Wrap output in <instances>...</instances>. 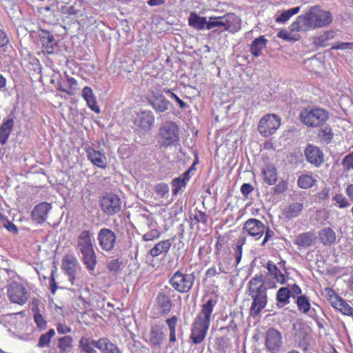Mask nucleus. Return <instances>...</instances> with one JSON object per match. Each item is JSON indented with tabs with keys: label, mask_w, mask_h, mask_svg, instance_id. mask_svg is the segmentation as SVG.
I'll list each match as a JSON object with an SVG mask.
<instances>
[{
	"label": "nucleus",
	"mask_w": 353,
	"mask_h": 353,
	"mask_svg": "<svg viewBox=\"0 0 353 353\" xmlns=\"http://www.w3.org/2000/svg\"><path fill=\"white\" fill-rule=\"evenodd\" d=\"M296 303L301 313L307 314L310 318L317 320L316 310L314 308H311L309 299L305 295L298 296Z\"/></svg>",
	"instance_id": "412c9836"
},
{
	"label": "nucleus",
	"mask_w": 353,
	"mask_h": 353,
	"mask_svg": "<svg viewBox=\"0 0 353 353\" xmlns=\"http://www.w3.org/2000/svg\"><path fill=\"white\" fill-rule=\"evenodd\" d=\"M221 20L223 30L236 32L239 29L240 19L236 14L228 13L221 17Z\"/></svg>",
	"instance_id": "4be33fe9"
},
{
	"label": "nucleus",
	"mask_w": 353,
	"mask_h": 353,
	"mask_svg": "<svg viewBox=\"0 0 353 353\" xmlns=\"http://www.w3.org/2000/svg\"><path fill=\"white\" fill-rule=\"evenodd\" d=\"M299 7H294L288 10H285L275 19V21L277 23H283L286 22L288 20H289L291 17L297 14L299 12Z\"/></svg>",
	"instance_id": "79ce46f5"
},
{
	"label": "nucleus",
	"mask_w": 353,
	"mask_h": 353,
	"mask_svg": "<svg viewBox=\"0 0 353 353\" xmlns=\"http://www.w3.org/2000/svg\"><path fill=\"white\" fill-rule=\"evenodd\" d=\"M78 261L73 255H66L62 262V268L68 275V279L74 285Z\"/></svg>",
	"instance_id": "a211bd4d"
},
{
	"label": "nucleus",
	"mask_w": 353,
	"mask_h": 353,
	"mask_svg": "<svg viewBox=\"0 0 353 353\" xmlns=\"http://www.w3.org/2000/svg\"><path fill=\"white\" fill-rule=\"evenodd\" d=\"M171 185L172 187V192L174 195H176L179 191L182 190V189L185 188L187 185V184L179 177L173 179Z\"/></svg>",
	"instance_id": "de8ad7c7"
},
{
	"label": "nucleus",
	"mask_w": 353,
	"mask_h": 353,
	"mask_svg": "<svg viewBox=\"0 0 353 353\" xmlns=\"http://www.w3.org/2000/svg\"><path fill=\"white\" fill-rule=\"evenodd\" d=\"M265 181L270 185L274 184L277 180V172L272 163H267L263 169Z\"/></svg>",
	"instance_id": "c85d7f7f"
},
{
	"label": "nucleus",
	"mask_w": 353,
	"mask_h": 353,
	"mask_svg": "<svg viewBox=\"0 0 353 353\" xmlns=\"http://www.w3.org/2000/svg\"><path fill=\"white\" fill-rule=\"evenodd\" d=\"M147 99L156 112L163 113L168 110L169 101L157 88L150 90Z\"/></svg>",
	"instance_id": "4468645a"
},
{
	"label": "nucleus",
	"mask_w": 353,
	"mask_h": 353,
	"mask_svg": "<svg viewBox=\"0 0 353 353\" xmlns=\"http://www.w3.org/2000/svg\"><path fill=\"white\" fill-rule=\"evenodd\" d=\"M88 159L96 166L105 168L107 165V159L105 154L100 151L92 148L86 150Z\"/></svg>",
	"instance_id": "b1692460"
},
{
	"label": "nucleus",
	"mask_w": 353,
	"mask_h": 353,
	"mask_svg": "<svg viewBox=\"0 0 353 353\" xmlns=\"http://www.w3.org/2000/svg\"><path fill=\"white\" fill-rule=\"evenodd\" d=\"M288 189V183L284 180H281L274 188V194H279L285 192Z\"/></svg>",
	"instance_id": "6e6d98bb"
},
{
	"label": "nucleus",
	"mask_w": 353,
	"mask_h": 353,
	"mask_svg": "<svg viewBox=\"0 0 353 353\" xmlns=\"http://www.w3.org/2000/svg\"><path fill=\"white\" fill-rule=\"evenodd\" d=\"M245 238H242L240 239H238L235 248H234V257H235V261L236 263V265H238L242 257V252H243V245L245 243Z\"/></svg>",
	"instance_id": "c03bdc74"
},
{
	"label": "nucleus",
	"mask_w": 353,
	"mask_h": 353,
	"mask_svg": "<svg viewBox=\"0 0 353 353\" xmlns=\"http://www.w3.org/2000/svg\"><path fill=\"white\" fill-rule=\"evenodd\" d=\"M164 333L157 325L152 326L148 336V343L154 347H159L163 343Z\"/></svg>",
	"instance_id": "393cba45"
},
{
	"label": "nucleus",
	"mask_w": 353,
	"mask_h": 353,
	"mask_svg": "<svg viewBox=\"0 0 353 353\" xmlns=\"http://www.w3.org/2000/svg\"><path fill=\"white\" fill-rule=\"evenodd\" d=\"M353 43H347V42H340L332 46V49L336 50H347L352 49Z\"/></svg>",
	"instance_id": "052dcab7"
},
{
	"label": "nucleus",
	"mask_w": 353,
	"mask_h": 353,
	"mask_svg": "<svg viewBox=\"0 0 353 353\" xmlns=\"http://www.w3.org/2000/svg\"><path fill=\"white\" fill-rule=\"evenodd\" d=\"M76 248L85 268L90 272L94 271L97 261L94 239L90 230H83L79 234Z\"/></svg>",
	"instance_id": "7ed1b4c3"
},
{
	"label": "nucleus",
	"mask_w": 353,
	"mask_h": 353,
	"mask_svg": "<svg viewBox=\"0 0 353 353\" xmlns=\"http://www.w3.org/2000/svg\"><path fill=\"white\" fill-rule=\"evenodd\" d=\"M332 200L335 201V205L340 208H345L350 205L347 199L342 194H336Z\"/></svg>",
	"instance_id": "09e8293b"
},
{
	"label": "nucleus",
	"mask_w": 353,
	"mask_h": 353,
	"mask_svg": "<svg viewBox=\"0 0 353 353\" xmlns=\"http://www.w3.org/2000/svg\"><path fill=\"white\" fill-rule=\"evenodd\" d=\"M320 135L322 137L324 141L330 142L333 137V133L332 129L329 127H325L321 129Z\"/></svg>",
	"instance_id": "4d7b16f0"
},
{
	"label": "nucleus",
	"mask_w": 353,
	"mask_h": 353,
	"mask_svg": "<svg viewBox=\"0 0 353 353\" xmlns=\"http://www.w3.org/2000/svg\"><path fill=\"white\" fill-rule=\"evenodd\" d=\"M52 206L47 202H42L34 206L32 211V219L37 223H43L47 220L48 212Z\"/></svg>",
	"instance_id": "f3484780"
},
{
	"label": "nucleus",
	"mask_w": 353,
	"mask_h": 353,
	"mask_svg": "<svg viewBox=\"0 0 353 353\" xmlns=\"http://www.w3.org/2000/svg\"><path fill=\"white\" fill-rule=\"evenodd\" d=\"M307 22L305 14L299 16L296 20L290 26V29L292 32H305L309 30V26Z\"/></svg>",
	"instance_id": "72a5a7b5"
},
{
	"label": "nucleus",
	"mask_w": 353,
	"mask_h": 353,
	"mask_svg": "<svg viewBox=\"0 0 353 353\" xmlns=\"http://www.w3.org/2000/svg\"><path fill=\"white\" fill-rule=\"evenodd\" d=\"M301 122L308 127L322 125L329 118L328 112L321 108H305L300 113Z\"/></svg>",
	"instance_id": "39448f33"
},
{
	"label": "nucleus",
	"mask_w": 353,
	"mask_h": 353,
	"mask_svg": "<svg viewBox=\"0 0 353 353\" xmlns=\"http://www.w3.org/2000/svg\"><path fill=\"white\" fill-rule=\"evenodd\" d=\"M222 20L221 17H210L209 21L207 23L206 29L210 30L216 27H220L222 28Z\"/></svg>",
	"instance_id": "3c124183"
},
{
	"label": "nucleus",
	"mask_w": 353,
	"mask_h": 353,
	"mask_svg": "<svg viewBox=\"0 0 353 353\" xmlns=\"http://www.w3.org/2000/svg\"><path fill=\"white\" fill-rule=\"evenodd\" d=\"M8 296L10 301L20 305H24L30 297V292L21 283L13 281L8 287Z\"/></svg>",
	"instance_id": "1a4fd4ad"
},
{
	"label": "nucleus",
	"mask_w": 353,
	"mask_h": 353,
	"mask_svg": "<svg viewBox=\"0 0 353 353\" xmlns=\"http://www.w3.org/2000/svg\"><path fill=\"white\" fill-rule=\"evenodd\" d=\"M82 96L83 99L87 101L88 107L95 112L99 113V108L97 105L95 98L94 97L92 89L90 87L85 86L83 89Z\"/></svg>",
	"instance_id": "c756f323"
},
{
	"label": "nucleus",
	"mask_w": 353,
	"mask_h": 353,
	"mask_svg": "<svg viewBox=\"0 0 353 353\" xmlns=\"http://www.w3.org/2000/svg\"><path fill=\"white\" fill-rule=\"evenodd\" d=\"M160 232L157 230H152L146 232L143 236V239L145 241H150L159 238Z\"/></svg>",
	"instance_id": "864d4df0"
},
{
	"label": "nucleus",
	"mask_w": 353,
	"mask_h": 353,
	"mask_svg": "<svg viewBox=\"0 0 353 353\" xmlns=\"http://www.w3.org/2000/svg\"><path fill=\"white\" fill-rule=\"evenodd\" d=\"M265 237L262 241L261 245H264L273 236H274V232L266 227V229L265 230Z\"/></svg>",
	"instance_id": "774afa93"
},
{
	"label": "nucleus",
	"mask_w": 353,
	"mask_h": 353,
	"mask_svg": "<svg viewBox=\"0 0 353 353\" xmlns=\"http://www.w3.org/2000/svg\"><path fill=\"white\" fill-rule=\"evenodd\" d=\"M9 42V39L5 32L0 30V47L6 46Z\"/></svg>",
	"instance_id": "338daca9"
},
{
	"label": "nucleus",
	"mask_w": 353,
	"mask_h": 353,
	"mask_svg": "<svg viewBox=\"0 0 353 353\" xmlns=\"http://www.w3.org/2000/svg\"><path fill=\"white\" fill-rule=\"evenodd\" d=\"M319 240L324 246H331L336 243V234L330 227H325L319 231Z\"/></svg>",
	"instance_id": "aec40b11"
},
{
	"label": "nucleus",
	"mask_w": 353,
	"mask_h": 353,
	"mask_svg": "<svg viewBox=\"0 0 353 353\" xmlns=\"http://www.w3.org/2000/svg\"><path fill=\"white\" fill-rule=\"evenodd\" d=\"M281 125V119L275 114L263 116L258 125L259 132L264 137H268L275 133Z\"/></svg>",
	"instance_id": "9d476101"
},
{
	"label": "nucleus",
	"mask_w": 353,
	"mask_h": 353,
	"mask_svg": "<svg viewBox=\"0 0 353 353\" xmlns=\"http://www.w3.org/2000/svg\"><path fill=\"white\" fill-rule=\"evenodd\" d=\"M318 198L322 201L327 200L330 198V188L324 187L318 193Z\"/></svg>",
	"instance_id": "0e129e2a"
},
{
	"label": "nucleus",
	"mask_w": 353,
	"mask_h": 353,
	"mask_svg": "<svg viewBox=\"0 0 353 353\" xmlns=\"http://www.w3.org/2000/svg\"><path fill=\"white\" fill-rule=\"evenodd\" d=\"M1 223L9 232H12L14 234L17 233L18 230H17V226L11 221H9L7 218H6V221H4V223Z\"/></svg>",
	"instance_id": "680f3d73"
},
{
	"label": "nucleus",
	"mask_w": 353,
	"mask_h": 353,
	"mask_svg": "<svg viewBox=\"0 0 353 353\" xmlns=\"http://www.w3.org/2000/svg\"><path fill=\"white\" fill-rule=\"evenodd\" d=\"M316 182V179L310 174H301L297 181V184L301 189L312 188Z\"/></svg>",
	"instance_id": "c9c22d12"
},
{
	"label": "nucleus",
	"mask_w": 353,
	"mask_h": 353,
	"mask_svg": "<svg viewBox=\"0 0 353 353\" xmlns=\"http://www.w3.org/2000/svg\"><path fill=\"white\" fill-rule=\"evenodd\" d=\"M39 39L47 52L48 54L54 53L57 48V42L54 36L49 31L41 30L39 33Z\"/></svg>",
	"instance_id": "5701e85b"
},
{
	"label": "nucleus",
	"mask_w": 353,
	"mask_h": 353,
	"mask_svg": "<svg viewBox=\"0 0 353 353\" xmlns=\"http://www.w3.org/2000/svg\"><path fill=\"white\" fill-rule=\"evenodd\" d=\"M266 268L269 274L276 281L277 283L281 284L284 283L285 276L275 264L269 261L267 263Z\"/></svg>",
	"instance_id": "f704fd0d"
},
{
	"label": "nucleus",
	"mask_w": 353,
	"mask_h": 353,
	"mask_svg": "<svg viewBox=\"0 0 353 353\" xmlns=\"http://www.w3.org/2000/svg\"><path fill=\"white\" fill-rule=\"evenodd\" d=\"M293 335L296 339H302L306 335L304 326L301 322H296L292 324Z\"/></svg>",
	"instance_id": "a18cd8bd"
},
{
	"label": "nucleus",
	"mask_w": 353,
	"mask_h": 353,
	"mask_svg": "<svg viewBox=\"0 0 353 353\" xmlns=\"http://www.w3.org/2000/svg\"><path fill=\"white\" fill-rule=\"evenodd\" d=\"M307 161L315 167H319L323 162L324 154L316 146L308 145L305 150Z\"/></svg>",
	"instance_id": "dca6fc26"
},
{
	"label": "nucleus",
	"mask_w": 353,
	"mask_h": 353,
	"mask_svg": "<svg viewBox=\"0 0 353 353\" xmlns=\"http://www.w3.org/2000/svg\"><path fill=\"white\" fill-rule=\"evenodd\" d=\"M335 36V32L333 30H329L323 32L322 34L314 39V43L316 45H319L322 47H325L327 45V42L332 39Z\"/></svg>",
	"instance_id": "4c0bfd02"
},
{
	"label": "nucleus",
	"mask_w": 353,
	"mask_h": 353,
	"mask_svg": "<svg viewBox=\"0 0 353 353\" xmlns=\"http://www.w3.org/2000/svg\"><path fill=\"white\" fill-rule=\"evenodd\" d=\"M267 39L264 36H261L255 39L251 43L250 52L254 57H259L261 54L262 50L265 47Z\"/></svg>",
	"instance_id": "2f4dec72"
},
{
	"label": "nucleus",
	"mask_w": 353,
	"mask_h": 353,
	"mask_svg": "<svg viewBox=\"0 0 353 353\" xmlns=\"http://www.w3.org/2000/svg\"><path fill=\"white\" fill-rule=\"evenodd\" d=\"M171 247V242L169 239L161 241L157 243L151 250L150 254L155 257L159 255L168 252Z\"/></svg>",
	"instance_id": "473e14b6"
},
{
	"label": "nucleus",
	"mask_w": 353,
	"mask_h": 353,
	"mask_svg": "<svg viewBox=\"0 0 353 353\" xmlns=\"http://www.w3.org/2000/svg\"><path fill=\"white\" fill-rule=\"evenodd\" d=\"M96 343L97 341H90L87 338L82 337L79 341V347L85 353H94V347H95Z\"/></svg>",
	"instance_id": "58836bf2"
},
{
	"label": "nucleus",
	"mask_w": 353,
	"mask_h": 353,
	"mask_svg": "<svg viewBox=\"0 0 353 353\" xmlns=\"http://www.w3.org/2000/svg\"><path fill=\"white\" fill-rule=\"evenodd\" d=\"M253 190L254 188L250 183H243L241 187V192L244 196H247Z\"/></svg>",
	"instance_id": "e2e57ef3"
},
{
	"label": "nucleus",
	"mask_w": 353,
	"mask_h": 353,
	"mask_svg": "<svg viewBox=\"0 0 353 353\" xmlns=\"http://www.w3.org/2000/svg\"><path fill=\"white\" fill-rule=\"evenodd\" d=\"M265 345L269 352H279L283 346L281 333L275 328H269L265 334Z\"/></svg>",
	"instance_id": "f8f14e48"
},
{
	"label": "nucleus",
	"mask_w": 353,
	"mask_h": 353,
	"mask_svg": "<svg viewBox=\"0 0 353 353\" xmlns=\"http://www.w3.org/2000/svg\"><path fill=\"white\" fill-rule=\"evenodd\" d=\"M178 321L176 316H173L166 320V324L168 326L169 332L176 331V327Z\"/></svg>",
	"instance_id": "bf43d9fd"
},
{
	"label": "nucleus",
	"mask_w": 353,
	"mask_h": 353,
	"mask_svg": "<svg viewBox=\"0 0 353 353\" xmlns=\"http://www.w3.org/2000/svg\"><path fill=\"white\" fill-rule=\"evenodd\" d=\"M154 191L159 196L167 198L169 194V187L166 183H159L155 186Z\"/></svg>",
	"instance_id": "49530a36"
},
{
	"label": "nucleus",
	"mask_w": 353,
	"mask_h": 353,
	"mask_svg": "<svg viewBox=\"0 0 353 353\" xmlns=\"http://www.w3.org/2000/svg\"><path fill=\"white\" fill-rule=\"evenodd\" d=\"M303 209V203H292L289 205L286 211V214L288 218H295L298 216Z\"/></svg>",
	"instance_id": "a19ab883"
},
{
	"label": "nucleus",
	"mask_w": 353,
	"mask_h": 353,
	"mask_svg": "<svg viewBox=\"0 0 353 353\" xmlns=\"http://www.w3.org/2000/svg\"><path fill=\"white\" fill-rule=\"evenodd\" d=\"M95 347L102 353H121L117 345L112 343L108 338H101L96 343Z\"/></svg>",
	"instance_id": "a878e982"
},
{
	"label": "nucleus",
	"mask_w": 353,
	"mask_h": 353,
	"mask_svg": "<svg viewBox=\"0 0 353 353\" xmlns=\"http://www.w3.org/2000/svg\"><path fill=\"white\" fill-rule=\"evenodd\" d=\"M208 216L201 211H198L192 218V220L195 221V223H202L205 224L208 221Z\"/></svg>",
	"instance_id": "5fc2aeb1"
},
{
	"label": "nucleus",
	"mask_w": 353,
	"mask_h": 353,
	"mask_svg": "<svg viewBox=\"0 0 353 353\" xmlns=\"http://www.w3.org/2000/svg\"><path fill=\"white\" fill-rule=\"evenodd\" d=\"M157 302L161 315H167L170 312L172 303L168 296L162 293L159 294L157 296Z\"/></svg>",
	"instance_id": "bb28decb"
},
{
	"label": "nucleus",
	"mask_w": 353,
	"mask_h": 353,
	"mask_svg": "<svg viewBox=\"0 0 353 353\" xmlns=\"http://www.w3.org/2000/svg\"><path fill=\"white\" fill-rule=\"evenodd\" d=\"M157 139L161 148L176 145L179 141L177 124L172 121L163 122L159 128Z\"/></svg>",
	"instance_id": "20e7f679"
},
{
	"label": "nucleus",
	"mask_w": 353,
	"mask_h": 353,
	"mask_svg": "<svg viewBox=\"0 0 353 353\" xmlns=\"http://www.w3.org/2000/svg\"><path fill=\"white\" fill-rule=\"evenodd\" d=\"M305 17L309 29L321 28L329 25L332 21V17L330 12L321 10L317 7L312 8L309 12L305 14Z\"/></svg>",
	"instance_id": "423d86ee"
},
{
	"label": "nucleus",
	"mask_w": 353,
	"mask_h": 353,
	"mask_svg": "<svg viewBox=\"0 0 353 353\" xmlns=\"http://www.w3.org/2000/svg\"><path fill=\"white\" fill-rule=\"evenodd\" d=\"M291 296V291L288 288H281L276 294V300L283 304L286 305L289 303V299Z\"/></svg>",
	"instance_id": "37998d69"
},
{
	"label": "nucleus",
	"mask_w": 353,
	"mask_h": 353,
	"mask_svg": "<svg viewBox=\"0 0 353 353\" xmlns=\"http://www.w3.org/2000/svg\"><path fill=\"white\" fill-rule=\"evenodd\" d=\"M194 279L193 273L184 274L181 270H178L171 276L169 283L177 292L186 293L192 288Z\"/></svg>",
	"instance_id": "6e6552de"
},
{
	"label": "nucleus",
	"mask_w": 353,
	"mask_h": 353,
	"mask_svg": "<svg viewBox=\"0 0 353 353\" xmlns=\"http://www.w3.org/2000/svg\"><path fill=\"white\" fill-rule=\"evenodd\" d=\"M189 25L196 30L206 28L207 20L205 17H201L196 14L192 12L188 18Z\"/></svg>",
	"instance_id": "7c9ffc66"
},
{
	"label": "nucleus",
	"mask_w": 353,
	"mask_h": 353,
	"mask_svg": "<svg viewBox=\"0 0 353 353\" xmlns=\"http://www.w3.org/2000/svg\"><path fill=\"white\" fill-rule=\"evenodd\" d=\"M34 321L40 330H43L46 327V321L39 312L35 313Z\"/></svg>",
	"instance_id": "603ef678"
},
{
	"label": "nucleus",
	"mask_w": 353,
	"mask_h": 353,
	"mask_svg": "<svg viewBox=\"0 0 353 353\" xmlns=\"http://www.w3.org/2000/svg\"><path fill=\"white\" fill-rule=\"evenodd\" d=\"M58 347L60 353H68L72 347V339L70 336H65L58 339Z\"/></svg>",
	"instance_id": "e433bc0d"
},
{
	"label": "nucleus",
	"mask_w": 353,
	"mask_h": 353,
	"mask_svg": "<svg viewBox=\"0 0 353 353\" xmlns=\"http://www.w3.org/2000/svg\"><path fill=\"white\" fill-rule=\"evenodd\" d=\"M248 294L252 302L250 308V315L257 316L265 307L268 303L267 288L263 281L262 276L255 275L248 281Z\"/></svg>",
	"instance_id": "f03ea898"
},
{
	"label": "nucleus",
	"mask_w": 353,
	"mask_h": 353,
	"mask_svg": "<svg viewBox=\"0 0 353 353\" xmlns=\"http://www.w3.org/2000/svg\"><path fill=\"white\" fill-rule=\"evenodd\" d=\"M342 165L346 171L353 170V152L343 158L342 161Z\"/></svg>",
	"instance_id": "8fccbe9b"
},
{
	"label": "nucleus",
	"mask_w": 353,
	"mask_h": 353,
	"mask_svg": "<svg viewBox=\"0 0 353 353\" xmlns=\"http://www.w3.org/2000/svg\"><path fill=\"white\" fill-rule=\"evenodd\" d=\"M217 301L214 296H206L203 299L201 310L195 317L191 327L190 338L193 343L200 344L205 339Z\"/></svg>",
	"instance_id": "f257e3e1"
},
{
	"label": "nucleus",
	"mask_w": 353,
	"mask_h": 353,
	"mask_svg": "<svg viewBox=\"0 0 353 353\" xmlns=\"http://www.w3.org/2000/svg\"><path fill=\"white\" fill-rule=\"evenodd\" d=\"M14 126V120L12 119H8L4 120L0 126V143L4 145Z\"/></svg>",
	"instance_id": "cd10ccee"
},
{
	"label": "nucleus",
	"mask_w": 353,
	"mask_h": 353,
	"mask_svg": "<svg viewBox=\"0 0 353 353\" xmlns=\"http://www.w3.org/2000/svg\"><path fill=\"white\" fill-rule=\"evenodd\" d=\"M164 91L170 97V98L173 99L174 100H175L176 102L178 103L179 107L181 109H185L187 107V104L184 101H183L179 97H178L174 92H172L171 90L167 89L165 90Z\"/></svg>",
	"instance_id": "13d9d810"
},
{
	"label": "nucleus",
	"mask_w": 353,
	"mask_h": 353,
	"mask_svg": "<svg viewBox=\"0 0 353 353\" xmlns=\"http://www.w3.org/2000/svg\"><path fill=\"white\" fill-rule=\"evenodd\" d=\"M97 239L99 247L105 252L113 250L117 243L116 234L109 228H103L100 229Z\"/></svg>",
	"instance_id": "ddd939ff"
},
{
	"label": "nucleus",
	"mask_w": 353,
	"mask_h": 353,
	"mask_svg": "<svg viewBox=\"0 0 353 353\" xmlns=\"http://www.w3.org/2000/svg\"><path fill=\"white\" fill-rule=\"evenodd\" d=\"M55 335L54 329L49 330L46 334H41L39 339L37 346L40 348L48 347L52 338Z\"/></svg>",
	"instance_id": "ea45409f"
},
{
	"label": "nucleus",
	"mask_w": 353,
	"mask_h": 353,
	"mask_svg": "<svg viewBox=\"0 0 353 353\" xmlns=\"http://www.w3.org/2000/svg\"><path fill=\"white\" fill-rule=\"evenodd\" d=\"M132 128L138 134L148 132L154 125V114L150 110L136 112L135 115L132 116Z\"/></svg>",
	"instance_id": "0eeeda50"
},
{
	"label": "nucleus",
	"mask_w": 353,
	"mask_h": 353,
	"mask_svg": "<svg viewBox=\"0 0 353 353\" xmlns=\"http://www.w3.org/2000/svg\"><path fill=\"white\" fill-rule=\"evenodd\" d=\"M243 229L249 235L254 237L256 240H258L264 234L266 226L263 222L258 219H250L244 223Z\"/></svg>",
	"instance_id": "2eb2a0df"
},
{
	"label": "nucleus",
	"mask_w": 353,
	"mask_h": 353,
	"mask_svg": "<svg viewBox=\"0 0 353 353\" xmlns=\"http://www.w3.org/2000/svg\"><path fill=\"white\" fill-rule=\"evenodd\" d=\"M100 207L107 215L111 216L121 210V201L119 196L113 193H107L101 197Z\"/></svg>",
	"instance_id": "9b49d317"
},
{
	"label": "nucleus",
	"mask_w": 353,
	"mask_h": 353,
	"mask_svg": "<svg viewBox=\"0 0 353 353\" xmlns=\"http://www.w3.org/2000/svg\"><path fill=\"white\" fill-rule=\"evenodd\" d=\"M57 330L59 334H64L67 333H70L71 332V328L67 326L65 324L59 323L57 326Z\"/></svg>",
	"instance_id": "69168bd1"
},
{
	"label": "nucleus",
	"mask_w": 353,
	"mask_h": 353,
	"mask_svg": "<svg viewBox=\"0 0 353 353\" xmlns=\"http://www.w3.org/2000/svg\"><path fill=\"white\" fill-rule=\"evenodd\" d=\"M315 241V234L312 232H307L298 234L294 241V244L297 245L299 250H302L312 246Z\"/></svg>",
	"instance_id": "6ab92c4d"
}]
</instances>
